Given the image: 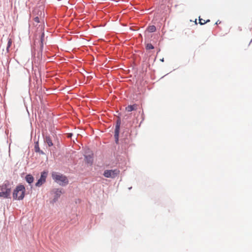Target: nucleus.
Here are the masks:
<instances>
[{"mask_svg": "<svg viewBox=\"0 0 252 252\" xmlns=\"http://www.w3.org/2000/svg\"><path fill=\"white\" fill-rule=\"evenodd\" d=\"M12 186L8 181H5L0 185V197L9 198L11 194Z\"/></svg>", "mask_w": 252, "mask_h": 252, "instance_id": "obj_1", "label": "nucleus"}, {"mask_svg": "<svg viewBox=\"0 0 252 252\" xmlns=\"http://www.w3.org/2000/svg\"><path fill=\"white\" fill-rule=\"evenodd\" d=\"M25 188L23 185H18L13 192L14 199L22 200L25 196Z\"/></svg>", "mask_w": 252, "mask_h": 252, "instance_id": "obj_2", "label": "nucleus"}, {"mask_svg": "<svg viewBox=\"0 0 252 252\" xmlns=\"http://www.w3.org/2000/svg\"><path fill=\"white\" fill-rule=\"evenodd\" d=\"M52 176L55 181L61 186H64L68 183V181L66 177L61 174L57 172H53Z\"/></svg>", "mask_w": 252, "mask_h": 252, "instance_id": "obj_3", "label": "nucleus"}, {"mask_svg": "<svg viewBox=\"0 0 252 252\" xmlns=\"http://www.w3.org/2000/svg\"><path fill=\"white\" fill-rule=\"evenodd\" d=\"M120 171L118 169L106 170L104 172L103 175L106 178H114L118 176Z\"/></svg>", "mask_w": 252, "mask_h": 252, "instance_id": "obj_4", "label": "nucleus"}, {"mask_svg": "<svg viewBox=\"0 0 252 252\" xmlns=\"http://www.w3.org/2000/svg\"><path fill=\"white\" fill-rule=\"evenodd\" d=\"M33 16H39L40 18H44V7L42 5L35 7L33 11Z\"/></svg>", "mask_w": 252, "mask_h": 252, "instance_id": "obj_5", "label": "nucleus"}, {"mask_svg": "<svg viewBox=\"0 0 252 252\" xmlns=\"http://www.w3.org/2000/svg\"><path fill=\"white\" fill-rule=\"evenodd\" d=\"M47 175L48 172L47 171L42 172L41 174V177L35 184V186L37 187H40L43 184H44L46 181V179L47 178Z\"/></svg>", "mask_w": 252, "mask_h": 252, "instance_id": "obj_6", "label": "nucleus"}, {"mask_svg": "<svg viewBox=\"0 0 252 252\" xmlns=\"http://www.w3.org/2000/svg\"><path fill=\"white\" fill-rule=\"evenodd\" d=\"M121 122L120 120H118L117 122V124L116 126V128L115 130V138L116 143L118 142L119 141V130L120 127Z\"/></svg>", "mask_w": 252, "mask_h": 252, "instance_id": "obj_7", "label": "nucleus"}, {"mask_svg": "<svg viewBox=\"0 0 252 252\" xmlns=\"http://www.w3.org/2000/svg\"><path fill=\"white\" fill-rule=\"evenodd\" d=\"M138 108V105L136 104H134L133 105H128L126 107V111L129 112L134 110H137Z\"/></svg>", "mask_w": 252, "mask_h": 252, "instance_id": "obj_8", "label": "nucleus"}, {"mask_svg": "<svg viewBox=\"0 0 252 252\" xmlns=\"http://www.w3.org/2000/svg\"><path fill=\"white\" fill-rule=\"evenodd\" d=\"M54 193H55V197L54 201H56L59 197L61 196V195L63 193L62 190L59 189H55L54 190Z\"/></svg>", "mask_w": 252, "mask_h": 252, "instance_id": "obj_9", "label": "nucleus"}, {"mask_svg": "<svg viewBox=\"0 0 252 252\" xmlns=\"http://www.w3.org/2000/svg\"><path fill=\"white\" fill-rule=\"evenodd\" d=\"M41 52L40 51H38L37 54V57H34V63H38L40 62L41 61Z\"/></svg>", "mask_w": 252, "mask_h": 252, "instance_id": "obj_10", "label": "nucleus"}, {"mask_svg": "<svg viewBox=\"0 0 252 252\" xmlns=\"http://www.w3.org/2000/svg\"><path fill=\"white\" fill-rule=\"evenodd\" d=\"M85 160L88 163L92 164L93 161V155L85 156Z\"/></svg>", "mask_w": 252, "mask_h": 252, "instance_id": "obj_11", "label": "nucleus"}, {"mask_svg": "<svg viewBox=\"0 0 252 252\" xmlns=\"http://www.w3.org/2000/svg\"><path fill=\"white\" fill-rule=\"evenodd\" d=\"M44 140L49 147L52 146L53 145V143L50 136H46Z\"/></svg>", "mask_w": 252, "mask_h": 252, "instance_id": "obj_12", "label": "nucleus"}, {"mask_svg": "<svg viewBox=\"0 0 252 252\" xmlns=\"http://www.w3.org/2000/svg\"><path fill=\"white\" fill-rule=\"evenodd\" d=\"M26 180L28 183L31 184L33 181V177L31 175H28L26 177Z\"/></svg>", "mask_w": 252, "mask_h": 252, "instance_id": "obj_13", "label": "nucleus"}, {"mask_svg": "<svg viewBox=\"0 0 252 252\" xmlns=\"http://www.w3.org/2000/svg\"><path fill=\"white\" fill-rule=\"evenodd\" d=\"M34 150H35V152L40 153L42 154H44V153L42 151L40 150V148H39V144H38V142H36L35 143V146H34Z\"/></svg>", "mask_w": 252, "mask_h": 252, "instance_id": "obj_14", "label": "nucleus"}, {"mask_svg": "<svg viewBox=\"0 0 252 252\" xmlns=\"http://www.w3.org/2000/svg\"><path fill=\"white\" fill-rule=\"evenodd\" d=\"M34 16V21L36 23H39L40 22H44V18H40L39 16Z\"/></svg>", "mask_w": 252, "mask_h": 252, "instance_id": "obj_15", "label": "nucleus"}, {"mask_svg": "<svg viewBox=\"0 0 252 252\" xmlns=\"http://www.w3.org/2000/svg\"><path fill=\"white\" fill-rule=\"evenodd\" d=\"M156 30V28L155 26L152 25L150 26L148 28V31L150 32H155Z\"/></svg>", "mask_w": 252, "mask_h": 252, "instance_id": "obj_16", "label": "nucleus"}, {"mask_svg": "<svg viewBox=\"0 0 252 252\" xmlns=\"http://www.w3.org/2000/svg\"><path fill=\"white\" fill-rule=\"evenodd\" d=\"M199 24L201 25H204L205 24V23H207L208 22H210V20H205L203 19H201L199 17Z\"/></svg>", "mask_w": 252, "mask_h": 252, "instance_id": "obj_17", "label": "nucleus"}, {"mask_svg": "<svg viewBox=\"0 0 252 252\" xmlns=\"http://www.w3.org/2000/svg\"><path fill=\"white\" fill-rule=\"evenodd\" d=\"M12 39L11 38H9L8 40L7 46L6 47V50L7 52H9V48L11 47V46L12 45Z\"/></svg>", "mask_w": 252, "mask_h": 252, "instance_id": "obj_18", "label": "nucleus"}, {"mask_svg": "<svg viewBox=\"0 0 252 252\" xmlns=\"http://www.w3.org/2000/svg\"><path fill=\"white\" fill-rule=\"evenodd\" d=\"M154 48V47L153 45L151 43H148L146 45V49H147L150 50V49H153Z\"/></svg>", "mask_w": 252, "mask_h": 252, "instance_id": "obj_19", "label": "nucleus"}, {"mask_svg": "<svg viewBox=\"0 0 252 252\" xmlns=\"http://www.w3.org/2000/svg\"><path fill=\"white\" fill-rule=\"evenodd\" d=\"M44 33H42V34H41V47L42 48L43 47V37H44Z\"/></svg>", "mask_w": 252, "mask_h": 252, "instance_id": "obj_20", "label": "nucleus"}, {"mask_svg": "<svg viewBox=\"0 0 252 252\" xmlns=\"http://www.w3.org/2000/svg\"><path fill=\"white\" fill-rule=\"evenodd\" d=\"M160 61L162 62H163V59H162V60H160Z\"/></svg>", "mask_w": 252, "mask_h": 252, "instance_id": "obj_21", "label": "nucleus"}, {"mask_svg": "<svg viewBox=\"0 0 252 252\" xmlns=\"http://www.w3.org/2000/svg\"><path fill=\"white\" fill-rule=\"evenodd\" d=\"M195 24H197L196 21H195Z\"/></svg>", "mask_w": 252, "mask_h": 252, "instance_id": "obj_22", "label": "nucleus"}, {"mask_svg": "<svg viewBox=\"0 0 252 252\" xmlns=\"http://www.w3.org/2000/svg\"><path fill=\"white\" fill-rule=\"evenodd\" d=\"M219 24V22H216V24Z\"/></svg>", "mask_w": 252, "mask_h": 252, "instance_id": "obj_23", "label": "nucleus"}, {"mask_svg": "<svg viewBox=\"0 0 252 252\" xmlns=\"http://www.w3.org/2000/svg\"><path fill=\"white\" fill-rule=\"evenodd\" d=\"M219 24V22H216V24Z\"/></svg>", "mask_w": 252, "mask_h": 252, "instance_id": "obj_24", "label": "nucleus"}]
</instances>
